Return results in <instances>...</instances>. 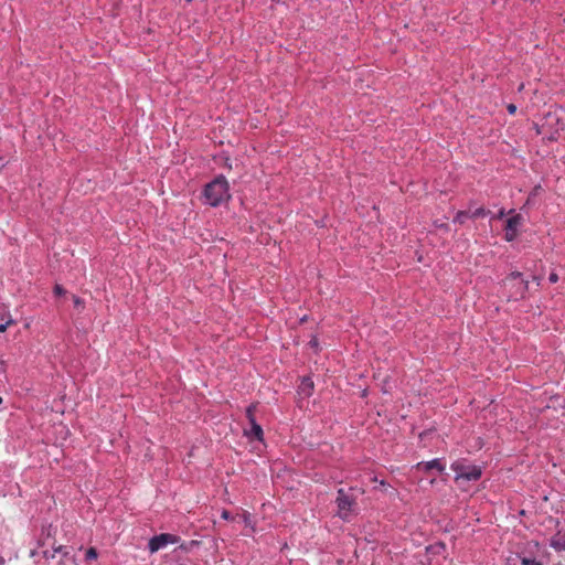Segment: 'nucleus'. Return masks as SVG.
I'll return each instance as SVG.
<instances>
[{"label": "nucleus", "instance_id": "nucleus-25", "mask_svg": "<svg viewBox=\"0 0 565 565\" xmlns=\"http://www.w3.org/2000/svg\"><path fill=\"white\" fill-rule=\"evenodd\" d=\"M309 345L313 349H318L319 348V342H318V339L316 337H313L310 341H309Z\"/></svg>", "mask_w": 565, "mask_h": 565}, {"label": "nucleus", "instance_id": "nucleus-1", "mask_svg": "<svg viewBox=\"0 0 565 565\" xmlns=\"http://www.w3.org/2000/svg\"><path fill=\"white\" fill-rule=\"evenodd\" d=\"M231 199L230 185L224 175H218L203 189V203L217 207Z\"/></svg>", "mask_w": 565, "mask_h": 565}, {"label": "nucleus", "instance_id": "nucleus-14", "mask_svg": "<svg viewBox=\"0 0 565 565\" xmlns=\"http://www.w3.org/2000/svg\"><path fill=\"white\" fill-rule=\"evenodd\" d=\"M98 557L97 550L95 547H89L85 553V559L86 561H93Z\"/></svg>", "mask_w": 565, "mask_h": 565}, {"label": "nucleus", "instance_id": "nucleus-19", "mask_svg": "<svg viewBox=\"0 0 565 565\" xmlns=\"http://www.w3.org/2000/svg\"><path fill=\"white\" fill-rule=\"evenodd\" d=\"M65 292H66L65 289L61 285L54 286L55 296H63V295H65Z\"/></svg>", "mask_w": 565, "mask_h": 565}, {"label": "nucleus", "instance_id": "nucleus-22", "mask_svg": "<svg viewBox=\"0 0 565 565\" xmlns=\"http://www.w3.org/2000/svg\"><path fill=\"white\" fill-rule=\"evenodd\" d=\"M434 224H435V226H436L437 228H440V230H443V231H445V232H448V231H449V226H448V224H446V223H439V222H437V221H436Z\"/></svg>", "mask_w": 565, "mask_h": 565}, {"label": "nucleus", "instance_id": "nucleus-18", "mask_svg": "<svg viewBox=\"0 0 565 565\" xmlns=\"http://www.w3.org/2000/svg\"><path fill=\"white\" fill-rule=\"evenodd\" d=\"M55 554H56V552H54V548H53L52 551H49V550L43 551V557H44L45 559H52V558H54V557H55Z\"/></svg>", "mask_w": 565, "mask_h": 565}, {"label": "nucleus", "instance_id": "nucleus-2", "mask_svg": "<svg viewBox=\"0 0 565 565\" xmlns=\"http://www.w3.org/2000/svg\"><path fill=\"white\" fill-rule=\"evenodd\" d=\"M450 469L455 472V481H478L482 476V467L471 465L467 459L460 458L450 465Z\"/></svg>", "mask_w": 565, "mask_h": 565}, {"label": "nucleus", "instance_id": "nucleus-28", "mask_svg": "<svg viewBox=\"0 0 565 565\" xmlns=\"http://www.w3.org/2000/svg\"><path fill=\"white\" fill-rule=\"evenodd\" d=\"M508 111L513 115L516 111V106L514 104L508 105Z\"/></svg>", "mask_w": 565, "mask_h": 565}, {"label": "nucleus", "instance_id": "nucleus-13", "mask_svg": "<svg viewBox=\"0 0 565 565\" xmlns=\"http://www.w3.org/2000/svg\"><path fill=\"white\" fill-rule=\"evenodd\" d=\"M515 280H518V281L523 280L522 279V274L520 271H512V273H510L507 276L504 282L507 284L509 281H515Z\"/></svg>", "mask_w": 565, "mask_h": 565}, {"label": "nucleus", "instance_id": "nucleus-7", "mask_svg": "<svg viewBox=\"0 0 565 565\" xmlns=\"http://www.w3.org/2000/svg\"><path fill=\"white\" fill-rule=\"evenodd\" d=\"M414 468L418 471L429 472L431 470H436L439 473H443L446 469V465L441 458H434L429 461H420L414 466Z\"/></svg>", "mask_w": 565, "mask_h": 565}, {"label": "nucleus", "instance_id": "nucleus-6", "mask_svg": "<svg viewBox=\"0 0 565 565\" xmlns=\"http://www.w3.org/2000/svg\"><path fill=\"white\" fill-rule=\"evenodd\" d=\"M523 223V217L521 214H514L507 220L504 239L507 242H513L519 233V228Z\"/></svg>", "mask_w": 565, "mask_h": 565}, {"label": "nucleus", "instance_id": "nucleus-12", "mask_svg": "<svg viewBox=\"0 0 565 565\" xmlns=\"http://www.w3.org/2000/svg\"><path fill=\"white\" fill-rule=\"evenodd\" d=\"M467 217H469L468 212L459 211V212H457L456 216L454 217V223L463 224Z\"/></svg>", "mask_w": 565, "mask_h": 565}, {"label": "nucleus", "instance_id": "nucleus-9", "mask_svg": "<svg viewBox=\"0 0 565 565\" xmlns=\"http://www.w3.org/2000/svg\"><path fill=\"white\" fill-rule=\"evenodd\" d=\"M514 291L510 295V298L514 300L523 299L529 290V281L520 280L515 282L513 286Z\"/></svg>", "mask_w": 565, "mask_h": 565}, {"label": "nucleus", "instance_id": "nucleus-31", "mask_svg": "<svg viewBox=\"0 0 565 565\" xmlns=\"http://www.w3.org/2000/svg\"><path fill=\"white\" fill-rule=\"evenodd\" d=\"M541 189V185H537L533 189L531 193H533V196L537 193V191Z\"/></svg>", "mask_w": 565, "mask_h": 565}, {"label": "nucleus", "instance_id": "nucleus-29", "mask_svg": "<svg viewBox=\"0 0 565 565\" xmlns=\"http://www.w3.org/2000/svg\"><path fill=\"white\" fill-rule=\"evenodd\" d=\"M507 212L504 209H501L497 215L498 218H502L503 216H505Z\"/></svg>", "mask_w": 565, "mask_h": 565}, {"label": "nucleus", "instance_id": "nucleus-11", "mask_svg": "<svg viewBox=\"0 0 565 565\" xmlns=\"http://www.w3.org/2000/svg\"><path fill=\"white\" fill-rule=\"evenodd\" d=\"M488 213L489 211H487L484 207H478L475 211H472L471 214H469V216L472 218L484 217L488 215Z\"/></svg>", "mask_w": 565, "mask_h": 565}, {"label": "nucleus", "instance_id": "nucleus-34", "mask_svg": "<svg viewBox=\"0 0 565 565\" xmlns=\"http://www.w3.org/2000/svg\"><path fill=\"white\" fill-rule=\"evenodd\" d=\"M534 279H535V281H536V284H537V285H540V284H541V279H540V278L534 277Z\"/></svg>", "mask_w": 565, "mask_h": 565}, {"label": "nucleus", "instance_id": "nucleus-30", "mask_svg": "<svg viewBox=\"0 0 565 565\" xmlns=\"http://www.w3.org/2000/svg\"><path fill=\"white\" fill-rule=\"evenodd\" d=\"M75 306H79L82 303V300L78 297L74 298Z\"/></svg>", "mask_w": 565, "mask_h": 565}, {"label": "nucleus", "instance_id": "nucleus-23", "mask_svg": "<svg viewBox=\"0 0 565 565\" xmlns=\"http://www.w3.org/2000/svg\"><path fill=\"white\" fill-rule=\"evenodd\" d=\"M372 481L373 482H379V486L383 489H386V487L388 486L384 480H379L376 476H374L372 478Z\"/></svg>", "mask_w": 565, "mask_h": 565}, {"label": "nucleus", "instance_id": "nucleus-15", "mask_svg": "<svg viewBox=\"0 0 565 565\" xmlns=\"http://www.w3.org/2000/svg\"><path fill=\"white\" fill-rule=\"evenodd\" d=\"M255 409H256V406L255 405H249L247 408H246V417L248 419L249 423H252L253 420H256L255 418Z\"/></svg>", "mask_w": 565, "mask_h": 565}, {"label": "nucleus", "instance_id": "nucleus-3", "mask_svg": "<svg viewBox=\"0 0 565 565\" xmlns=\"http://www.w3.org/2000/svg\"><path fill=\"white\" fill-rule=\"evenodd\" d=\"M338 516L343 521H350L353 508L356 504L355 498L348 494L343 488L338 489L337 499Z\"/></svg>", "mask_w": 565, "mask_h": 565}, {"label": "nucleus", "instance_id": "nucleus-8", "mask_svg": "<svg viewBox=\"0 0 565 565\" xmlns=\"http://www.w3.org/2000/svg\"><path fill=\"white\" fill-rule=\"evenodd\" d=\"M249 424H250V428L245 429L244 435L248 439H256L258 441H263L264 440V431H263L262 426L256 420H253Z\"/></svg>", "mask_w": 565, "mask_h": 565}, {"label": "nucleus", "instance_id": "nucleus-5", "mask_svg": "<svg viewBox=\"0 0 565 565\" xmlns=\"http://www.w3.org/2000/svg\"><path fill=\"white\" fill-rule=\"evenodd\" d=\"M550 126L551 128H554V131L551 132V135L547 137L548 140H556L559 129H563V126H561V119L557 117L554 113H547L545 115V122L542 125H535V130L537 135H542L545 132V127Z\"/></svg>", "mask_w": 565, "mask_h": 565}, {"label": "nucleus", "instance_id": "nucleus-32", "mask_svg": "<svg viewBox=\"0 0 565 565\" xmlns=\"http://www.w3.org/2000/svg\"><path fill=\"white\" fill-rule=\"evenodd\" d=\"M533 193H531L526 200L525 205H529L532 202Z\"/></svg>", "mask_w": 565, "mask_h": 565}, {"label": "nucleus", "instance_id": "nucleus-33", "mask_svg": "<svg viewBox=\"0 0 565 565\" xmlns=\"http://www.w3.org/2000/svg\"><path fill=\"white\" fill-rule=\"evenodd\" d=\"M6 166L3 158L0 157V170Z\"/></svg>", "mask_w": 565, "mask_h": 565}, {"label": "nucleus", "instance_id": "nucleus-17", "mask_svg": "<svg viewBox=\"0 0 565 565\" xmlns=\"http://www.w3.org/2000/svg\"><path fill=\"white\" fill-rule=\"evenodd\" d=\"M521 564L522 565H542V563L536 561L535 558H529V557H523L521 561Z\"/></svg>", "mask_w": 565, "mask_h": 565}, {"label": "nucleus", "instance_id": "nucleus-16", "mask_svg": "<svg viewBox=\"0 0 565 565\" xmlns=\"http://www.w3.org/2000/svg\"><path fill=\"white\" fill-rule=\"evenodd\" d=\"M54 552H56V554H61L63 557H67L70 554L68 548L63 545L54 547Z\"/></svg>", "mask_w": 565, "mask_h": 565}, {"label": "nucleus", "instance_id": "nucleus-10", "mask_svg": "<svg viewBox=\"0 0 565 565\" xmlns=\"http://www.w3.org/2000/svg\"><path fill=\"white\" fill-rule=\"evenodd\" d=\"M550 546L556 552H565V533L557 532L550 540Z\"/></svg>", "mask_w": 565, "mask_h": 565}, {"label": "nucleus", "instance_id": "nucleus-20", "mask_svg": "<svg viewBox=\"0 0 565 565\" xmlns=\"http://www.w3.org/2000/svg\"><path fill=\"white\" fill-rule=\"evenodd\" d=\"M221 518H222L223 520H226V521H228V520H233V516H232L231 512H230V511H227V510H225V509H224V510H222V512H221Z\"/></svg>", "mask_w": 565, "mask_h": 565}, {"label": "nucleus", "instance_id": "nucleus-26", "mask_svg": "<svg viewBox=\"0 0 565 565\" xmlns=\"http://www.w3.org/2000/svg\"><path fill=\"white\" fill-rule=\"evenodd\" d=\"M242 516H243V521H244V523H245L246 525H249V523H250V514H249L248 512H244V513L242 514Z\"/></svg>", "mask_w": 565, "mask_h": 565}, {"label": "nucleus", "instance_id": "nucleus-24", "mask_svg": "<svg viewBox=\"0 0 565 565\" xmlns=\"http://www.w3.org/2000/svg\"><path fill=\"white\" fill-rule=\"evenodd\" d=\"M548 281L551 284H555L558 281V275L556 273H551L548 276Z\"/></svg>", "mask_w": 565, "mask_h": 565}, {"label": "nucleus", "instance_id": "nucleus-21", "mask_svg": "<svg viewBox=\"0 0 565 565\" xmlns=\"http://www.w3.org/2000/svg\"><path fill=\"white\" fill-rule=\"evenodd\" d=\"M14 322L13 319H9L7 322L4 323H0V332H4L7 330V328L12 324Z\"/></svg>", "mask_w": 565, "mask_h": 565}, {"label": "nucleus", "instance_id": "nucleus-35", "mask_svg": "<svg viewBox=\"0 0 565 565\" xmlns=\"http://www.w3.org/2000/svg\"><path fill=\"white\" fill-rule=\"evenodd\" d=\"M2 401H3V399H2V397L0 396V404L2 403Z\"/></svg>", "mask_w": 565, "mask_h": 565}, {"label": "nucleus", "instance_id": "nucleus-27", "mask_svg": "<svg viewBox=\"0 0 565 565\" xmlns=\"http://www.w3.org/2000/svg\"><path fill=\"white\" fill-rule=\"evenodd\" d=\"M302 385H303L305 387H309V388H312V386H313V384H312V382L310 381V379H303V381H302Z\"/></svg>", "mask_w": 565, "mask_h": 565}, {"label": "nucleus", "instance_id": "nucleus-4", "mask_svg": "<svg viewBox=\"0 0 565 565\" xmlns=\"http://www.w3.org/2000/svg\"><path fill=\"white\" fill-rule=\"evenodd\" d=\"M180 537L170 533H161L152 536L148 542V550L151 554L164 548L169 544H177Z\"/></svg>", "mask_w": 565, "mask_h": 565}]
</instances>
